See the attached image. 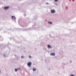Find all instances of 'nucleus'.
Masks as SVG:
<instances>
[{
  "instance_id": "nucleus-1",
  "label": "nucleus",
  "mask_w": 76,
  "mask_h": 76,
  "mask_svg": "<svg viewBox=\"0 0 76 76\" xmlns=\"http://www.w3.org/2000/svg\"><path fill=\"white\" fill-rule=\"evenodd\" d=\"M32 64V63L31 62H28L27 65L29 67H31V65Z\"/></svg>"
},
{
  "instance_id": "nucleus-2",
  "label": "nucleus",
  "mask_w": 76,
  "mask_h": 76,
  "mask_svg": "<svg viewBox=\"0 0 76 76\" xmlns=\"http://www.w3.org/2000/svg\"><path fill=\"white\" fill-rule=\"evenodd\" d=\"M9 8V7H4V9H5V10H7Z\"/></svg>"
},
{
  "instance_id": "nucleus-3",
  "label": "nucleus",
  "mask_w": 76,
  "mask_h": 76,
  "mask_svg": "<svg viewBox=\"0 0 76 76\" xmlns=\"http://www.w3.org/2000/svg\"><path fill=\"white\" fill-rule=\"evenodd\" d=\"M50 56H54L56 55V54L54 53H50Z\"/></svg>"
},
{
  "instance_id": "nucleus-4",
  "label": "nucleus",
  "mask_w": 76,
  "mask_h": 76,
  "mask_svg": "<svg viewBox=\"0 0 76 76\" xmlns=\"http://www.w3.org/2000/svg\"><path fill=\"white\" fill-rule=\"evenodd\" d=\"M51 13H54L56 12V11L54 10H51Z\"/></svg>"
},
{
  "instance_id": "nucleus-5",
  "label": "nucleus",
  "mask_w": 76,
  "mask_h": 76,
  "mask_svg": "<svg viewBox=\"0 0 76 76\" xmlns=\"http://www.w3.org/2000/svg\"><path fill=\"white\" fill-rule=\"evenodd\" d=\"M48 48H51V46L50 45H48Z\"/></svg>"
},
{
  "instance_id": "nucleus-6",
  "label": "nucleus",
  "mask_w": 76,
  "mask_h": 76,
  "mask_svg": "<svg viewBox=\"0 0 76 76\" xmlns=\"http://www.w3.org/2000/svg\"><path fill=\"white\" fill-rule=\"evenodd\" d=\"M36 68H33V71H34V72H35L36 71Z\"/></svg>"
},
{
  "instance_id": "nucleus-7",
  "label": "nucleus",
  "mask_w": 76,
  "mask_h": 76,
  "mask_svg": "<svg viewBox=\"0 0 76 76\" xmlns=\"http://www.w3.org/2000/svg\"><path fill=\"white\" fill-rule=\"evenodd\" d=\"M48 23H50V24H52V23H52V22H48Z\"/></svg>"
},
{
  "instance_id": "nucleus-8",
  "label": "nucleus",
  "mask_w": 76,
  "mask_h": 76,
  "mask_svg": "<svg viewBox=\"0 0 76 76\" xmlns=\"http://www.w3.org/2000/svg\"><path fill=\"white\" fill-rule=\"evenodd\" d=\"M18 69H15V72H17V71L18 70Z\"/></svg>"
},
{
  "instance_id": "nucleus-9",
  "label": "nucleus",
  "mask_w": 76,
  "mask_h": 76,
  "mask_svg": "<svg viewBox=\"0 0 76 76\" xmlns=\"http://www.w3.org/2000/svg\"><path fill=\"white\" fill-rule=\"evenodd\" d=\"M21 58H24V56H21Z\"/></svg>"
},
{
  "instance_id": "nucleus-10",
  "label": "nucleus",
  "mask_w": 76,
  "mask_h": 76,
  "mask_svg": "<svg viewBox=\"0 0 76 76\" xmlns=\"http://www.w3.org/2000/svg\"><path fill=\"white\" fill-rule=\"evenodd\" d=\"M15 18V16H12V18Z\"/></svg>"
},
{
  "instance_id": "nucleus-11",
  "label": "nucleus",
  "mask_w": 76,
  "mask_h": 76,
  "mask_svg": "<svg viewBox=\"0 0 76 76\" xmlns=\"http://www.w3.org/2000/svg\"><path fill=\"white\" fill-rule=\"evenodd\" d=\"M70 76H75V75H71Z\"/></svg>"
},
{
  "instance_id": "nucleus-12",
  "label": "nucleus",
  "mask_w": 76,
  "mask_h": 76,
  "mask_svg": "<svg viewBox=\"0 0 76 76\" xmlns=\"http://www.w3.org/2000/svg\"><path fill=\"white\" fill-rule=\"evenodd\" d=\"M55 1H58V0H55Z\"/></svg>"
},
{
  "instance_id": "nucleus-13",
  "label": "nucleus",
  "mask_w": 76,
  "mask_h": 76,
  "mask_svg": "<svg viewBox=\"0 0 76 76\" xmlns=\"http://www.w3.org/2000/svg\"><path fill=\"white\" fill-rule=\"evenodd\" d=\"M29 57V58H31V56H30Z\"/></svg>"
},
{
  "instance_id": "nucleus-14",
  "label": "nucleus",
  "mask_w": 76,
  "mask_h": 76,
  "mask_svg": "<svg viewBox=\"0 0 76 76\" xmlns=\"http://www.w3.org/2000/svg\"><path fill=\"white\" fill-rule=\"evenodd\" d=\"M46 4H48V3H46Z\"/></svg>"
},
{
  "instance_id": "nucleus-15",
  "label": "nucleus",
  "mask_w": 76,
  "mask_h": 76,
  "mask_svg": "<svg viewBox=\"0 0 76 76\" xmlns=\"http://www.w3.org/2000/svg\"><path fill=\"white\" fill-rule=\"evenodd\" d=\"M14 19H16V18L14 17Z\"/></svg>"
},
{
  "instance_id": "nucleus-16",
  "label": "nucleus",
  "mask_w": 76,
  "mask_h": 76,
  "mask_svg": "<svg viewBox=\"0 0 76 76\" xmlns=\"http://www.w3.org/2000/svg\"><path fill=\"white\" fill-rule=\"evenodd\" d=\"M0 72H1L0 71Z\"/></svg>"
}]
</instances>
